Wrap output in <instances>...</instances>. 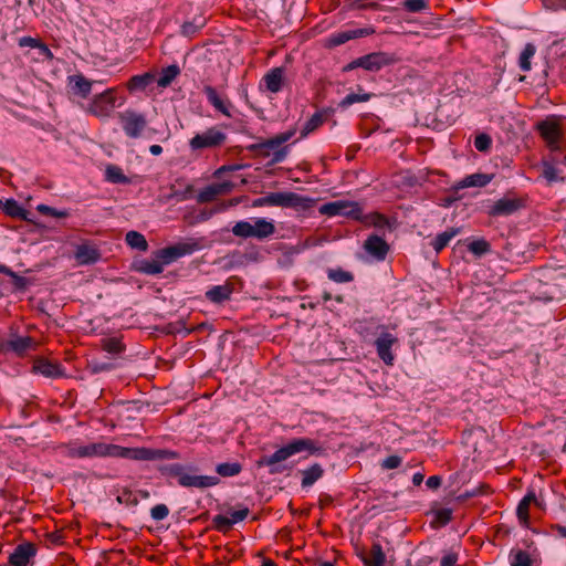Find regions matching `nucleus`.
I'll use <instances>...</instances> for the list:
<instances>
[{
	"instance_id": "obj_45",
	"label": "nucleus",
	"mask_w": 566,
	"mask_h": 566,
	"mask_svg": "<svg viewBox=\"0 0 566 566\" xmlns=\"http://www.w3.org/2000/svg\"><path fill=\"white\" fill-rule=\"evenodd\" d=\"M468 250L474 255L481 256L491 251V244L485 239H476L468 244Z\"/></svg>"
},
{
	"instance_id": "obj_62",
	"label": "nucleus",
	"mask_w": 566,
	"mask_h": 566,
	"mask_svg": "<svg viewBox=\"0 0 566 566\" xmlns=\"http://www.w3.org/2000/svg\"><path fill=\"white\" fill-rule=\"evenodd\" d=\"M549 530L552 533L566 538V526L560 525V524H552L549 526Z\"/></svg>"
},
{
	"instance_id": "obj_63",
	"label": "nucleus",
	"mask_w": 566,
	"mask_h": 566,
	"mask_svg": "<svg viewBox=\"0 0 566 566\" xmlns=\"http://www.w3.org/2000/svg\"><path fill=\"white\" fill-rule=\"evenodd\" d=\"M287 155V147H283L273 154L272 163H281Z\"/></svg>"
},
{
	"instance_id": "obj_31",
	"label": "nucleus",
	"mask_w": 566,
	"mask_h": 566,
	"mask_svg": "<svg viewBox=\"0 0 566 566\" xmlns=\"http://www.w3.org/2000/svg\"><path fill=\"white\" fill-rule=\"evenodd\" d=\"M55 450L63 457L71 459H82V444L77 440L60 443Z\"/></svg>"
},
{
	"instance_id": "obj_11",
	"label": "nucleus",
	"mask_w": 566,
	"mask_h": 566,
	"mask_svg": "<svg viewBox=\"0 0 566 566\" xmlns=\"http://www.w3.org/2000/svg\"><path fill=\"white\" fill-rule=\"evenodd\" d=\"M322 216L336 217L342 216L353 220L363 219V208L356 201L337 200L322 205L318 209Z\"/></svg>"
},
{
	"instance_id": "obj_60",
	"label": "nucleus",
	"mask_w": 566,
	"mask_h": 566,
	"mask_svg": "<svg viewBox=\"0 0 566 566\" xmlns=\"http://www.w3.org/2000/svg\"><path fill=\"white\" fill-rule=\"evenodd\" d=\"M253 207H272L271 192L253 201Z\"/></svg>"
},
{
	"instance_id": "obj_26",
	"label": "nucleus",
	"mask_w": 566,
	"mask_h": 566,
	"mask_svg": "<svg viewBox=\"0 0 566 566\" xmlns=\"http://www.w3.org/2000/svg\"><path fill=\"white\" fill-rule=\"evenodd\" d=\"M373 33H374V30L367 29V28L347 30V31L338 32V33L331 35V38L328 39V42H329L331 46H338V45L346 43L349 40L367 36Z\"/></svg>"
},
{
	"instance_id": "obj_18",
	"label": "nucleus",
	"mask_w": 566,
	"mask_h": 566,
	"mask_svg": "<svg viewBox=\"0 0 566 566\" xmlns=\"http://www.w3.org/2000/svg\"><path fill=\"white\" fill-rule=\"evenodd\" d=\"M33 371L48 378H62L65 377V369L56 361H51L46 358H36L32 367Z\"/></svg>"
},
{
	"instance_id": "obj_39",
	"label": "nucleus",
	"mask_w": 566,
	"mask_h": 566,
	"mask_svg": "<svg viewBox=\"0 0 566 566\" xmlns=\"http://www.w3.org/2000/svg\"><path fill=\"white\" fill-rule=\"evenodd\" d=\"M536 48L533 43H527L520 54L518 65L523 72H528L532 69L531 60L535 55Z\"/></svg>"
},
{
	"instance_id": "obj_40",
	"label": "nucleus",
	"mask_w": 566,
	"mask_h": 566,
	"mask_svg": "<svg viewBox=\"0 0 566 566\" xmlns=\"http://www.w3.org/2000/svg\"><path fill=\"white\" fill-rule=\"evenodd\" d=\"M126 243L133 248V249H137L139 251H147L148 249V242L147 240L145 239V237L137 232V231H129L126 233Z\"/></svg>"
},
{
	"instance_id": "obj_52",
	"label": "nucleus",
	"mask_w": 566,
	"mask_h": 566,
	"mask_svg": "<svg viewBox=\"0 0 566 566\" xmlns=\"http://www.w3.org/2000/svg\"><path fill=\"white\" fill-rule=\"evenodd\" d=\"M492 139L488 134H479L474 138V147L479 151H488L491 148Z\"/></svg>"
},
{
	"instance_id": "obj_12",
	"label": "nucleus",
	"mask_w": 566,
	"mask_h": 566,
	"mask_svg": "<svg viewBox=\"0 0 566 566\" xmlns=\"http://www.w3.org/2000/svg\"><path fill=\"white\" fill-rule=\"evenodd\" d=\"M380 331L377 338L375 339V347L378 357L387 365L392 366L395 361V355L391 352L392 346L398 345L399 339L396 335L388 331L385 325H379Z\"/></svg>"
},
{
	"instance_id": "obj_38",
	"label": "nucleus",
	"mask_w": 566,
	"mask_h": 566,
	"mask_svg": "<svg viewBox=\"0 0 566 566\" xmlns=\"http://www.w3.org/2000/svg\"><path fill=\"white\" fill-rule=\"evenodd\" d=\"M105 176L106 180L113 184H130V179L126 177L123 169L116 165H108L105 170Z\"/></svg>"
},
{
	"instance_id": "obj_5",
	"label": "nucleus",
	"mask_w": 566,
	"mask_h": 566,
	"mask_svg": "<svg viewBox=\"0 0 566 566\" xmlns=\"http://www.w3.org/2000/svg\"><path fill=\"white\" fill-rule=\"evenodd\" d=\"M118 101V88L109 87L104 92L94 95L90 104L87 105L86 112L98 118H107L111 116ZM124 98H120V106L124 103Z\"/></svg>"
},
{
	"instance_id": "obj_46",
	"label": "nucleus",
	"mask_w": 566,
	"mask_h": 566,
	"mask_svg": "<svg viewBox=\"0 0 566 566\" xmlns=\"http://www.w3.org/2000/svg\"><path fill=\"white\" fill-rule=\"evenodd\" d=\"M102 348L111 354H119L124 350L125 346L117 337H109L102 340Z\"/></svg>"
},
{
	"instance_id": "obj_29",
	"label": "nucleus",
	"mask_w": 566,
	"mask_h": 566,
	"mask_svg": "<svg viewBox=\"0 0 566 566\" xmlns=\"http://www.w3.org/2000/svg\"><path fill=\"white\" fill-rule=\"evenodd\" d=\"M154 81L155 74L150 72L134 75L126 83V88L129 91V93L145 91L150 84H153Z\"/></svg>"
},
{
	"instance_id": "obj_19",
	"label": "nucleus",
	"mask_w": 566,
	"mask_h": 566,
	"mask_svg": "<svg viewBox=\"0 0 566 566\" xmlns=\"http://www.w3.org/2000/svg\"><path fill=\"white\" fill-rule=\"evenodd\" d=\"M35 348L36 342L31 336L12 335L3 345L4 350H11L18 356H23L28 350Z\"/></svg>"
},
{
	"instance_id": "obj_16",
	"label": "nucleus",
	"mask_w": 566,
	"mask_h": 566,
	"mask_svg": "<svg viewBox=\"0 0 566 566\" xmlns=\"http://www.w3.org/2000/svg\"><path fill=\"white\" fill-rule=\"evenodd\" d=\"M235 276L229 277L224 284L214 285L205 293V297L213 304H222L231 298L234 292Z\"/></svg>"
},
{
	"instance_id": "obj_21",
	"label": "nucleus",
	"mask_w": 566,
	"mask_h": 566,
	"mask_svg": "<svg viewBox=\"0 0 566 566\" xmlns=\"http://www.w3.org/2000/svg\"><path fill=\"white\" fill-rule=\"evenodd\" d=\"M232 189V184L230 182H220L212 184L201 189L197 195V201L199 203H208L216 200L219 196L226 195L230 192Z\"/></svg>"
},
{
	"instance_id": "obj_10",
	"label": "nucleus",
	"mask_w": 566,
	"mask_h": 566,
	"mask_svg": "<svg viewBox=\"0 0 566 566\" xmlns=\"http://www.w3.org/2000/svg\"><path fill=\"white\" fill-rule=\"evenodd\" d=\"M272 207L291 208L298 212L312 209L315 199L292 191L271 192Z\"/></svg>"
},
{
	"instance_id": "obj_2",
	"label": "nucleus",
	"mask_w": 566,
	"mask_h": 566,
	"mask_svg": "<svg viewBox=\"0 0 566 566\" xmlns=\"http://www.w3.org/2000/svg\"><path fill=\"white\" fill-rule=\"evenodd\" d=\"M201 248L197 240L190 239L178 242L154 252L153 258L144 259L138 262L137 271L148 275H157L164 271V268L178 259L192 254Z\"/></svg>"
},
{
	"instance_id": "obj_17",
	"label": "nucleus",
	"mask_w": 566,
	"mask_h": 566,
	"mask_svg": "<svg viewBox=\"0 0 566 566\" xmlns=\"http://www.w3.org/2000/svg\"><path fill=\"white\" fill-rule=\"evenodd\" d=\"M534 504L538 507H543V502L537 499L533 489L528 490L524 497L520 501L516 509V516L522 526H530V506Z\"/></svg>"
},
{
	"instance_id": "obj_15",
	"label": "nucleus",
	"mask_w": 566,
	"mask_h": 566,
	"mask_svg": "<svg viewBox=\"0 0 566 566\" xmlns=\"http://www.w3.org/2000/svg\"><path fill=\"white\" fill-rule=\"evenodd\" d=\"M36 555V546L31 542H23L15 546L9 556V566H29Z\"/></svg>"
},
{
	"instance_id": "obj_24",
	"label": "nucleus",
	"mask_w": 566,
	"mask_h": 566,
	"mask_svg": "<svg viewBox=\"0 0 566 566\" xmlns=\"http://www.w3.org/2000/svg\"><path fill=\"white\" fill-rule=\"evenodd\" d=\"M67 80L69 85L71 87V92L74 95L80 96L81 98L88 97V95L92 92L93 84L95 83L94 81L86 78L82 74L71 75Z\"/></svg>"
},
{
	"instance_id": "obj_56",
	"label": "nucleus",
	"mask_w": 566,
	"mask_h": 566,
	"mask_svg": "<svg viewBox=\"0 0 566 566\" xmlns=\"http://www.w3.org/2000/svg\"><path fill=\"white\" fill-rule=\"evenodd\" d=\"M401 462L402 459L399 455H389L382 461L381 467L387 470L397 469Z\"/></svg>"
},
{
	"instance_id": "obj_35",
	"label": "nucleus",
	"mask_w": 566,
	"mask_h": 566,
	"mask_svg": "<svg viewBox=\"0 0 566 566\" xmlns=\"http://www.w3.org/2000/svg\"><path fill=\"white\" fill-rule=\"evenodd\" d=\"M509 560L511 566H533L534 564V559L530 553L520 548L511 549Z\"/></svg>"
},
{
	"instance_id": "obj_64",
	"label": "nucleus",
	"mask_w": 566,
	"mask_h": 566,
	"mask_svg": "<svg viewBox=\"0 0 566 566\" xmlns=\"http://www.w3.org/2000/svg\"><path fill=\"white\" fill-rule=\"evenodd\" d=\"M0 273L11 276L13 279H20V276L13 272L10 268L4 264H0Z\"/></svg>"
},
{
	"instance_id": "obj_30",
	"label": "nucleus",
	"mask_w": 566,
	"mask_h": 566,
	"mask_svg": "<svg viewBox=\"0 0 566 566\" xmlns=\"http://www.w3.org/2000/svg\"><path fill=\"white\" fill-rule=\"evenodd\" d=\"M327 119V114L324 111H318L314 113L304 124L301 129V138L306 137L311 133L315 132L318 127H321L325 120Z\"/></svg>"
},
{
	"instance_id": "obj_41",
	"label": "nucleus",
	"mask_w": 566,
	"mask_h": 566,
	"mask_svg": "<svg viewBox=\"0 0 566 566\" xmlns=\"http://www.w3.org/2000/svg\"><path fill=\"white\" fill-rule=\"evenodd\" d=\"M180 70L177 65H169L166 69H163L159 78L157 80V84L160 87L169 86L172 81L179 75Z\"/></svg>"
},
{
	"instance_id": "obj_57",
	"label": "nucleus",
	"mask_w": 566,
	"mask_h": 566,
	"mask_svg": "<svg viewBox=\"0 0 566 566\" xmlns=\"http://www.w3.org/2000/svg\"><path fill=\"white\" fill-rule=\"evenodd\" d=\"M41 40L32 36H22L19 39V46L36 49Z\"/></svg>"
},
{
	"instance_id": "obj_27",
	"label": "nucleus",
	"mask_w": 566,
	"mask_h": 566,
	"mask_svg": "<svg viewBox=\"0 0 566 566\" xmlns=\"http://www.w3.org/2000/svg\"><path fill=\"white\" fill-rule=\"evenodd\" d=\"M101 253L91 244H80L75 251V259L80 264H91L98 261Z\"/></svg>"
},
{
	"instance_id": "obj_58",
	"label": "nucleus",
	"mask_w": 566,
	"mask_h": 566,
	"mask_svg": "<svg viewBox=\"0 0 566 566\" xmlns=\"http://www.w3.org/2000/svg\"><path fill=\"white\" fill-rule=\"evenodd\" d=\"M458 562L457 553H448L446 554L440 562V566H454Z\"/></svg>"
},
{
	"instance_id": "obj_59",
	"label": "nucleus",
	"mask_w": 566,
	"mask_h": 566,
	"mask_svg": "<svg viewBox=\"0 0 566 566\" xmlns=\"http://www.w3.org/2000/svg\"><path fill=\"white\" fill-rule=\"evenodd\" d=\"M40 52V54L45 59V60H53L54 59V55L52 53V51L49 49V46L43 43L42 41H40L38 48H36Z\"/></svg>"
},
{
	"instance_id": "obj_20",
	"label": "nucleus",
	"mask_w": 566,
	"mask_h": 566,
	"mask_svg": "<svg viewBox=\"0 0 566 566\" xmlns=\"http://www.w3.org/2000/svg\"><path fill=\"white\" fill-rule=\"evenodd\" d=\"M364 566H385L386 554L379 542H374L369 551L361 549L358 553Z\"/></svg>"
},
{
	"instance_id": "obj_9",
	"label": "nucleus",
	"mask_w": 566,
	"mask_h": 566,
	"mask_svg": "<svg viewBox=\"0 0 566 566\" xmlns=\"http://www.w3.org/2000/svg\"><path fill=\"white\" fill-rule=\"evenodd\" d=\"M117 119L124 134L133 139L142 137L148 126L146 115L132 108L117 113Z\"/></svg>"
},
{
	"instance_id": "obj_23",
	"label": "nucleus",
	"mask_w": 566,
	"mask_h": 566,
	"mask_svg": "<svg viewBox=\"0 0 566 566\" xmlns=\"http://www.w3.org/2000/svg\"><path fill=\"white\" fill-rule=\"evenodd\" d=\"M284 74L285 71L281 66L273 67L268 73H265V75L262 77V83L264 84L266 91L271 93H279L283 88Z\"/></svg>"
},
{
	"instance_id": "obj_47",
	"label": "nucleus",
	"mask_w": 566,
	"mask_h": 566,
	"mask_svg": "<svg viewBox=\"0 0 566 566\" xmlns=\"http://www.w3.org/2000/svg\"><path fill=\"white\" fill-rule=\"evenodd\" d=\"M371 97L370 94L364 93V94H348L346 95L339 103V107L347 108L348 106L355 104V103H363L369 101Z\"/></svg>"
},
{
	"instance_id": "obj_42",
	"label": "nucleus",
	"mask_w": 566,
	"mask_h": 566,
	"mask_svg": "<svg viewBox=\"0 0 566 566\" xmlns=\"http://www.w3.org/2000/svg\"><path fill=\"white\" fill-rule=\"evenodd\" d=\"M242 471V465L239 462L219 463L216 467V472L223 478L235 476Z\"/></svg>"
},
{
	"instance_id": "obj_49",
	"label": "nucleus",
	"mask_w": 566,
	"mask_h": 566,
	"mask_svg": "<svg viewBox=\"0 0 566 566\" xmlns=\"http://www.w3.org/2000/svg\"><path fill=\"white\" fill-rule=\"evenodd\" d=\"M203 25H205L203 19H200L198 23L196 22V20L191 21V22L187 21L181 25V34L185 36L191 38L198 32V30L203 28Z\"/></svg>"
},
{
	"instance_id": "obj_48",
	"label": "nucleus",
	"mask_w": 566,
	"mask_h": 566,
	"mask_svg": "<svg viewBox=\"0 0 566 566\" xmlns=\"http://www.w3.org/2000/svg\"><path fill=\"white\" fill-rule=\"evenodd\" d=\"M232 526L229 516L218 514L212 518V527L220 533L229 532Z\"/></svg>"
},
{
	"instance_id": "obj_25",
	"label": "nucleus",
	"mask_w": 566,
	"mask_h": 566,
	"mask_svg": "<svg viewBox=\"0 0 566 566\" xmlns=\"http://www.w3.org/2000/svg\"><path fill=\"white\" fill-rule=\"evenodd\" d=\"M203 93L207 96L208 102L221 114L227 117H231L230 108L231 103L229 99L221 97L217 90L210 85L203 87Z\"/></svg>"
},
{
	"instance_id": "obj_55",
	"label": "nucleus",
	"mask_w": 566,
	"mask_h": 566,
	"mask_svg": "<svg viewBox=\"0 0 566 566\" xmlns=\"http://www.w3.org/2000/svg\"><path fill=\"white\" fill-rule=\"evenodd\" d=\"M249 513H250V510L248 507H243L241 510L230 512L229 518H230L231 524L233 525L238 522L243 521L244 518L248 517Z\"/></svg>"
},
{
	"instance_id": "obj_37",
	"label": "nucleus",
	"mask_w": 566,
	"mask_h": 566,
	"mask_svg": "<svg viewBox=\"0 0 566 566\" xmlns=\"http://www.w3.org/2000/svg\"><path fill=\"white\" fill-rule=\"evenodd\" d=\"M431 514L433 516L431 525L434 528L443 527L452 520V510L448 507L432 510Z\"/></svg>"
},
{
	"instance_id": "obj_28",
	"label": "nucleus",
	"mask_w": 566,
	"mask_h": 566,
	"mask_svg": "<svg viewBox=\"0 0 566 566\" xmlns=\"http://www.w3.org/2000/svg\"><path fill=\"white\" fill-rule=\"evenodd\" d=\"M296 133V128H291L286 132L280 133L269 139H265L258 145L254 146V148L258 149H275L279 148L284 143L289 142Z\"/></svg>"
},
{
	"instance_id": "obj_8",
	"label": "nucleus",
	"mask_w": 566,
	"mask_h": 566,
	"mask_svg": "<svg viewBox=\"0 0 566 566\" xmlns=\"http://www.w3.org/2000/svg\"><path fill=\"white\" fill-rule=\"evenodd\" d=\"M397 61L398 59L395 56V54L387 52H373L353 60L350 63L344 66L343 71L348 72L357 67H363L367 71L377 72L384 66L395 64Z\"/></svg>"
},
{
	"instance_id": "obj_61",
	"label": "nucleus",
	"mask_w": 566,
	"mask_h": 566,
	"mask_svg": "<svg viewBox=\"0 0 566 566\" xmlns=\"http://www.w3.org/2000/svg\"><path fill=\"white\" fill-rule=\"evenodd\" d=\"M442 483V479L439 475H431L427 479V486L429 489H438Z\"/></svg>"
},
{
	"instance_id": "obj_44",
	"label": "nucleus",
	"mask_w": 566,
	"mask_h": 566,
	"mask_svg": "<svg viewBox=\"0 0 566 566\" xmlns=\"http://www.w3.org/2000/svg\"><path fill=\"white\" fill-rule=\"evenodd\" d=\"M359 221L368 226H374L376 228H385L386 226H388L387 217L379 212H373L369 213L368 216L363 214V219Z\"/></svg>"
},
{
	"instance_id": "obj_33",
	"label": "nucleus",
	"mask_w": 566,
	"mask_h": 566,
	"mask_svg": "<svg viewBox=\"0 0 566 566\" xmlns=\"http://www.w3.org/2000/svg\"><path fill=\"white\" fill-rule=\"evenodd\" d=\"M459 232L460 229L458 228H449L442 233H439L431 242L433 250L437 253L441 252Z\"/></svg>"
},
{
	"instance_id": "obj_32",
	"label": "nucleus",
	"mask_w": 566,
	"mask_h": 566,
	"mask_svg": "<svg viewBox=\"0 0 566 566\" xmlns=\"http://www.w3.org/2000/svg\"><path fill=\"white\" fill-rule=\"evenodd\" d=\"M0 208L7 216L11 218L28 220V211L23 209L14 199H8L4 202L2 201V206Z\"/></svg>"
},
{
	"instance_id": "obj_54",
	"label": "nucleus",
	"mask_w": 566,
	"mask_h": 566,
	"mask_svg": "<svg viewBox=\"0 0 566 566\" xmlns=\"http://www.w3.org/2000/svg\"><path fill=\"white\" fill-rule=\"evenodd\" d=\"M543 177L548 182H553L557 179V170L551 163H543Z\"/></svg>"
},
{
	"instance_id": "obj_6",
	"label": "nucleus",
	"mask_w": 566,
	"mask_h": 566,
	"mask_svg": "<svg viewBox=\"0 0 566 566\" xmlns=\"http://www.w3.org/2000/svg\"><path fill=\"white\" fill-rule=\"evenodd\" d=\"M275 224L273 221H269L264 218L254 219V223L248 221H239L232 228V233L235 237L248 239L255 238L263 240L270 238L275 233Z\"/></svg>"
},
{
	"instance_id": "obj_14",
	"label": "nucleus",
	"mask_w": 566,
	"mask_h": 566,
	"mask_svg": "<svg viewBox=\"0 0 566 566\" xmlns=\"http://www.w3.org/2000/svg\"><path fill=\"white\" fill-rule=\"evenodd\" d=\"M525 207V200L520 197L504 196L489 207L486 213L490 217L511 216Z\"/></svg>"
},
{
	"instance_id": "obj_50",
	"label": "nucleus",
	"mask_w": 566,
	"mask_h": 566,
	"mask_svg": "<svg viewBox=\"0 0 566 566\" xmlns=\"http://www.w3.org/2000/svg\"><path fill=\"white\" fill-rule=\"evenodd\" d=\"M403 9L408 12H421L429 8L428 0H405Z\"/></svg>"
},
{
	"instance_id": "obj_4",
	"label": "nucleus",
	"mask_w": 566,
	"mask_h": 566,
	"mask_svg": "<svg viewBox=\"0 0 566 566\" xmlns=\"http://www.w3.org/2000/svg\"><path fill=\"white\" fill-rule=\"evenodd\" d=\"M158 471L161 475L177 479L182 488H195L199 490L216 486L220 479L214 475H196L186 472V468L180 463L159 465Z\"/></svg>"
},
{
	"instance_id": "obj_13",
	"label": "nucleus",
	"mask_w": 566,
	"mask_h": 566,
	"mask_svg": "<svg viewBox=\"0 0 566 566\" xmlns=\"http://www.w3.org/2000/svg\"><path fill=\"white\" fill-rule=\"evenodd\" d=\"M536 130L546 142L547 147L552 151L560 149L559 142L563 136V132L559 123L555 118H546L545 120L537 123Z\"/></svg>"
},
{
	"instance_id": "obj_53",
	"label": "nucleus",
	"mask_w": 566,
	"mask_h": 566,
	"mask_svg": "<svg viewBox=\"0 0 566 566\" xmlns=\"http://www.w3.org/2000/svg\"><path fill=\"white\" fill-rule=\"evenodd\" d=\"M169 514V509L166 504H157L150 510V516L155 521H161Z\"/></svg>"
},
{
	"instance_id": "obj_7",
	"label": "nucleus",
	"mask_w": 566,
	"mask_h": 566,
	"mask_svg": "<svg viewBox=\"0 0 566 566\" xmlns=\"http://www.w3.org/2000/svg\"><path fill=\"white\" fill-rule=\"evenodd\" d=\"M227 138V134L218 126H211L190 138L188 145L192 153H201L206 149H218L222 147Z\"/></svg>"
},
{
	"instance_id": "obj_3",
	"label": "nucleus",
	"mask_w": 566,
	"mask_h": 566,
	"mask_svg": "<svg viewBox=\"0 0 566 566\" xmlns=\"http://www.w3.org/2000/svg\"><path fill=\"white\" fill-rule=\"evenodd\" d=\"M303 451L315 454L321 451V448L314 440L308 438L293 439L287 444L277 449L273 454L262 457L258 461V465L270 468L269 471L271 474H280L289 469L283 462L290 457Z\"/></svg>"
},
{
	"instance_id": "obj_1",
	"label": "nucleus",
	"mask_w": 566,
	"mask_h": 566,
	"mask_svg": "<svg viewBox=\"0 0 566 566\" xmlns=\"http://www.w3.org/2000/svg\"><path fill=\"white\" fill-rule=\"evenodd\" d=\"M83 458H119L135 461L178 460L180 453L170 449H151L146 447L127 448L114 443L92 442L82 444Z\"/></svg>"
},
{
	"instance_id": "obj_22",
	"label": "nucleus",
	"mask_w": 566,
	"mask_h": 566,
	"mask_svg": "<svg viewBox=\"0 0 566 566\" xmlns=\"http://www.w3.org/2000/svg\"><path fill=\"white\" fill-rule=\"evenodd\" d=\"M364 249L368 254L374 256L376 260L382 261L386 259L388 254L389 245L379 235L371 234L366 239L364 243Z\"/></svg>"
},
{
	"instance_id": "obj_34",
	"label": "nucleus",
	"mask_w": 566,
	"mask_h": 566,
	"mask_svg": "<svg viewBox=\"0 0 566 566\" xmlns=\"http://www.w3.org/2000/svg\"><path fill=\"white\" fill-rule=\"evenodd\" d=\"M492 177V175L488 174L469 175L460 181L459 188L484 187L491 182Z\"/></svg>"
},
{
	"instance_id": "obj_36",
	"label": "nucleus",
	"mask_w": 566,
	"mask_h": 566,
	"mask_svg": "<svg viewBox=\"0 0 566 566\" xmlns=\"http://www.w3.org/2000/svg\"><path fill=\"white\" fill-rule=\"evenodd\" d=\"M323 473L324 470L318 463H315L308 469L302 471V486L308 488L313 485L318 479L323 476Z\"/></svg>"
},
{
	"instance_id": "obj_51",
	"label": "nucleus",
	"mask_w": 566,
	"mask_h": 566,
	"mask_svg": "<svg viewBox=\"0 0 566 566\" xmlns=\"http://www.w3.org/2000/svg\"><path fill=\"white\" fill-rule=\"evenodd\" d=\"M38 212L44 216H50L54 218H66L69 217V212L66 210H57L53 207L46 206V205H39L36 207Z\"/></svg>"
},
{
	"instance_id": "obj_43",
	"label": "nucleus",
	"mask_w": 566,
	"mask_h": 566,
	"mask_svg": "<svg viewBox=\"0 0 566 566\" xmlns=\"http://www.w3.org/2000/svg\"><path fill=\"white\" fill-rule=\"evenodd\" d=\"M327 277L335 283H349L354 281V274L342 268L328 269Z\"/></svg>"
}]
</instances>
